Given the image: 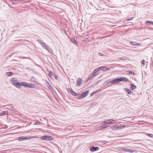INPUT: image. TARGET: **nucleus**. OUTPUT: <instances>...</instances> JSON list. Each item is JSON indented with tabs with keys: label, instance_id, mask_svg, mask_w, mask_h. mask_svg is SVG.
I'll list each match as a JSON object with an SVG mask.
<instances>
[{
	"label": "nucleus",
	"instance_id": "nucleus-1",
	"mask_svg": "<svg viewBox=\"0 0 153 153\" xmlns=\"http://www.w3.org/2000/svg\"><path fill=\"white\" fill-rule=\"evenodd\" d=\"M17 85H18L19 87L18 88H20V86H23L25 87H27L30 88H35V86L31 84H29L27 82H17Z\"/></svg>",
	"mask_w": 153,
	"mask_h": 153
},
{
	"label": "nucleus",
	"instance_id": "nucleus-2",
	"mask_svg": "<svg viewBox=\"0 0 153 153\" xmlns=\"http://www.w3.org/2000/svg\"><path fill=\"white\" fill-rule=\"evenodd\" d=\"M34 138V137L33 136H31V137H19L18 140L19 141H22V140H26L33 139Z\"/></svg>",
	"mask_w": 153,
	"mask_h": 153
},
{
	"label": "nucleus",
	"instance_id": "nucleus-3",
	"mask_svg": "<svg viewBox=\"0 0 153 153\" xmlns=\"http://www.w3.org/2000/svg\"><path fill=\"white\" fill-rule=\"evenodd\" d=\"M41 139L42 140H53V138L51 136H43L41 137Z\"/></svg>",
	"mask_w": 153,
	"mask_h": 153
},
{
	"label": "nucleus",
	"instance_id": "nucleus-4",
	"mask_svg": "<svg viewBox=\"0 0 153 153\" xmlns=\"http://www.w3.org/2000/svg\"><path fill=\"white\" fill-rule=\"evenodd\" d=\"M114 121V120L113 119H110L106 121H104L102 123L103 125H105L106 124L108 123L112 124H113V121Z\"/></svg>",
	"mask_w": 153,
	"mask_h": 153
},
{
	"label": "nucleus",
	"instance_id": "nucleus-5",
	"mask_svg": "<svg viewBox=\"0 0 153 153\" xmlns=\"http://www.w3.org/2000/svg\"><path fill=\"white\" fill-rule=\"evenodd\" d=\"M17 82V80H16L14 78H12L11 80V83L12 84L14 85L16 87H17L18 88L19 87V86H18V85H17V82Z\"/></svg>",
	"mask_w": 153,
	"mask_h": 153
},
{
	"label": "nucleus",
	"instance_id": "nucleus-6",
	"mask_svg": "<svg viewBox=\"0 0 153 153\" xmlns=\"http://www.w3.org/2000/svg\"><path fill=\"white\" fill-rule=\"evenodd\" d=\"M89 91L88 90L87 91L84 92L82 94L80 97L81 98H83L86 97L88 94Z\"/></svg>",
	"mask_w": 153,
	"mask_h": 153
},
{
	"label": "nucleus",
	"instance_id": "nucleus-7",
	"mask_svg": "<svg viewBox=\"0 0 153 153\" xmlns=\"http://www.w3.org/2000/svg\"><path fill=\"white\" fill-rule=\"evenodd\" d=\"M122 151H126L128 152H135V150H133V149H126L125 148H124L123 149H122Z\"/></svg>",
	"mask_w": 153,
	"mask_h": 153
},
{
	"label": "nucleus",
	"instance_id": "nucleus-8",
	"mask_svg": "<svg viewBox=\"0 0 153 153\" xmlns=\"http://www.w3.org/2000/svg\"><path fill=\"white\" fill-rule=\"evenodd\" d=\"M120 79H114L112 81H111V84L115 83H118L120 82Z\"/></svg>",
	"mask_w": 153,
	"mask_h": 153
},
{
	"label": "nucleus",
	"instance_id": "nucleus-9",
	"mask_svg": "<svg viewBox=\"0 0 153 153\" xmlns=\"http://www.w3.org/2000/svg\"><path fill=\"white\" fill-rule=\"evenodd\" d=\"M99 149V148L97 147L92 146L90 148V150L92 152H94V151H97Z\"/></svg>",
	"mask_w": 153,
	"mask_h": 153
},
{
	"label": "nucleus",
	"instance_id": "nucleus-10",
	"mask_svg": "<svg viewBox=\"0 0 153 153\" xmlns=\"http://www.w3.org/2000/svg\"><path fill=\"white\" fill-rule=\"evenodd\" d=\"M109 126H108L106 125H103H103L100 126L98 127V129L99 130H100V129H102L106 128H107Z\"/></svg>",
	"mask_w": 153,
	"mask_h": 153
},
{
	"label": "nucleus",
	"instance_id": "nucleus-11",
	"mask_svg": "<svg viewBox=\"0 0 153 153\" xmlns=\"http://www.w3.org/2000/svg\"><path fill=\"white\" fill-rule=\"evenodd\" d=\"M82 79L81 78H79L76 82V85L79 86L81 84L82 82Z\"/></svg>",
	"mask_w": 153,
	"mask_h": 153
},
{
	"label": "nucleus",
	"instance_id": "nucleus-12",
	"mask_svg": "<svg viewBox=\"0 0 153 153\" xmlns=\"http://www.w3.org/2000/svg\"><path fill=\"white\" fill-rule=\"evenodd\" d=\"M120 82L123 81H129V79L126 78L124 77H121L120 78Z\"/></svg>",
	"mask_w": 153,
	"mask_h": 153
},
{
	"label": "nucleus",
	"instance_id": "nucleus-13",
	"mask_svg": "<svg viewBox=\"0 0 153 153\" xmlns=\"http://www.w3.org/2000/svg\"><path fill=\"white\" fill-rule=\"evenodd\" d=\"M130 43L132 45L134 46H136V45H138L140 46V44L139 43H137V42H132V41H131L130 42Z\"/></svg>",
	"mask_w": 153,
	"mask_h": 153
},
{
	"label": "nucleus",
	"instance_id": "nucleus-14",
	"mask_svg": "<svg viewBox=\"0 0 153 153\" xmlns=\"http://www.w3.org/2000/svg\"><path fill=\"white\" fill-rule=\"evenodd\" d=\"M70 93L72 95L74 96H77L79 95V94L76 93L72 90L70 91Z\"/></svg>",
	"mask_w": 153,
	"mask_h": 153
},
{
	"label": "nucleus",
	"instance_id": "nucleus-15",
	"mask_svg": "<svg viewBox=\"0 0 153 153\" xmlns=\"http://www.w3.org/2000/svg\"><path fill=\"white\" fill-rule=\"evenodd\" d=\"M96 75H93V74H91L88 77V78L87 79V82L88 80H90L94 76H96Z\"/></svg>",
	"mask_w": 153,
	"mask_h": 153
},
{
	"label": "nucleus",
	"instance_id": "nucleus-16",
	"mask_svg": "<svg viewBox=\"0 0 153 153\" xmlns=\"http://www.w3.org/2000/svg\"><path fill=\"white\" fill-rule=\"evenodd\" d=\"M124 90L129 94H131L132 92L131 91L127 88H125Z\"/></svg>",
	"mask_w": 153,
	"mask_h": 153
},
{
	"label": "nucleus",
	"instance_id": "nucleus-17",
	"mask_svg": "<svg viewBox=\"0 0 153 153\" xmlns=\"http://www.w3.org/2000/svg\"><path fill=\"white\" fill-rule=\"evenodd\" d=\"M41 44L44 46V47L47 50L49 49V48L48 47L47 45L43 42H41Z\"/></svg>",
	"mask_w": 153,
	"mask_h": 153
},
{
	"label": "nucleus",
	"instance_id": "nucleus-18",
	"mask_svg": "<svg viewBox=\"0 0 153 153\" xmlns=\"http://www.w3.org/2000/svg\"><path fill=\"white\" fill-rule=\"evenodd\" d=\"M118 128L119 127L117 126H113L111 127V129L113 130H115Z\"/></svg>",
	"mask_w": 153,
	"mask_h": 153
},
{
	"label": "nucleus",
	"instance_id": "nucleus-19",
	"mask_svg": "<svg viewBox=\"0 0 153 153\" xmlns=\"http://www.w3.org/2000/svg\"><path fill=\"white\" fill-rule=\"evenodd\" d=\"M130 86L131 87V90H133L134 89H135L136 88V86L133 84H130Z\"/></svg>",
	"mask_w": 153,
	"mask_h": 153
},
{
	"label": "nucleus",
	"instance_id": "nucleus-20",
	"mask_svg": "<svg viewBox=\"0 0 153 153\" xmlns=\"http://www.w3.org/2000/svg\"><path fill=\"white\" fill-rule=\"evenodd\" d=\"M106 67L105 66H101L100 67L97 68L99 70V71L100 70H103Z\"/></svg>",
	"mask_w": 153,
	"mask_h": 153
},
{
	"label": "nucleus",
	"instance_id": "nucleus-21",
	"mask_svg": "<svg viewBox=\"0 0 153 153\" xmlns=\"http://www.w3.org/2000/svg\"><path fill=\"white\" fill-rule=\"evenodd\" d=\"M30 80L32 82H36V79L35 77L33 76L32 77H31V78L30 79Z\"/></svg>",
	"mask_w": 153,
	"mask_h": 153
},
{
	"label": "nucleus",
	"instance_id": "nucleus-22",
	"mask_svg": "<svg viewBox=\"0 0 153 153\" xmlns=\"http://www.w3.org/2000/svg\"><path fill=\"white\" fill-rule=\"evenodd\" d=\"M13 73L11 72H7V75H8V76H10L13 74Z\"/></svg>",
	"mask_w": 153,
	"mask_h": 153
},
{
	"label": "nucleus",
	"instance_id": "nucleus-23",
	"mask_svg": "<svg viewBox=\"0 0 153 153\" xmlns=\"http://www.w3.org/2000/svg\"><path fill=\"white\" fill-rule=\"evenodd\" d=\"M99 71V70L97 68L95 69L94 70L93 72V74H95L97 72H98Z\"/></svg>",
	"mask_w": 153,
	"mask_h": 153
},
{
	"label": "nucleus",
	"instance_id": "nucleus-24",
	"mask_svg": "<svg viewBox=\"0 0 153 153\" xmlns=\"http://www.w3.org/2000/svg\"><path fill=\"white\" fill-rule=\"evenodd\" d=\"M127 72L129 73L130 74H133V75H134V73L132 71H127Z\"/></svg>",
	"mask_w": 153,
	"mask_h": 153
},
{
	"label": "nucleus",
	"instance_id": "nucleus-25",
	"mask_svg": "<svg viewBox=\"0 0 153 153\" xmlns=\"http://www.w3.org/2000/svg\"><path fill=\"white\" fill-rule=\"evenodd\" d=\"M49 76L50 77H52V76H53V74L51 72H50L49 74Z\"/></svg>",
	"mask_w": 153,
	"mask_h": 153
},
{
	"label": "nucleus",
	"instance_id": "nucleus-26",
	"mask_svg": "<svg viewBox=\"0 0 153 153\" xmlns=\"http://www.w3.org/2000/svg\"><path fill=\"white\" fill-rule=\"evenodd\" d=\"M146 135L147 136H148L150 137H153V134H146Z\"/></svg>",
	"mask_w": 153,
	"mask_h": 153
},
{
	"label": "nucleus",
	"instance_id": "nucleus-27",
	"mask_svg": "<svg viewBox=\"0 0 153 153\" xmlns=\"http://www.w3.org/2000/svg\"><path fill=\"white\" fill-rule=\"evenodd\" d=\"M146 63V61L144 60H143L142 61V63H143V65L144 66L145 65Z\"/></svg>",
	"mask_w": 153,
	"mask_h": 153
},
{
	"label": "nucleus",
	"instance_id": "nucleus-28",
	"mask_svg": "<svg viewBox=\"0 0 153 153\" xmlns=\"http://www.w3.org/2000/svg\"><path fill=\"white\" fill-rule=\"evenodd\" d=\"M152 22H150L149 21H147L146 22V24H148V23H150L152 24Z\"/></svg>",
	"mask_w": 153,
	"mask_h": 153
},
{
	"label": "nucleus",
	"instance_id": "nucleus-29",
	"mask_svg": "<svg viewBox=\"0 0 153 153\" xmlns=\"http://www.w3.org/2000/svg\"><path fill=\"white\" fill-rule=\"evenodd\" d=\"M133 19V17H130V18H128L127 20V21H130V20H131Z\"/></svg>",
	"mask_w": 153,
	"mask_h": 153
},
{
	"label": "nucleus",
	"instance_id": "nucleus-30",
	"mask_svg": "<svg viewBox=\"0 0 153 153\" xmlns=\"http://www.w3.org/2000/svg\"><path fill=\"white\" fill-rule=\"evenodd\" d=\"M41 124V123L40 122H36L35 123V125H38V124Z\"/></svg>",
	"mask_w": 153,
	"mask_h": 153
},
{
	"label": "nucleus",
	"instance_id": "nucleus-31",
	"mask_svg": "<svg viewBox=\"0 0 153 153\" xmlns=\"http://www.w3.org/2000/svg\"><path fill=\"white\" fill-rule=\"evenodd\" d=\"M99 54L101 56H102L103 55V54L102 53H99Z\"/></svg>",
	"mask_w": 153,
	"mask_h": 153
},
{
	"label": "nucleus",
	"instance_id": "nucleus-32",
	"mask_svg": "<svg viewBox=\"0 0 153 153\" xmlns=\"http://www.w3.org/2000/svg\"><path fill=\"white\" fill-rule=\"evenodd\" d=\"M110 70V68H107L106 69V70H105V71H108V70Z\"/></svg>",
	"mask_w": 153,
	"mask_h": 153
},
{
	"label": "nucleus",
	"instance_id": "nucleus-33",
	"mask_svg": "<svg viewBox=\"0 0 153 153\" xmlns=\"http://www.w3.org/2000/svg\"><path fill=\"white\" fill-rule=\"evenodd\" d=\"M97 91H94V92H93V93L94 94H95L96 92Z\"/></svg>",
	"mask_w": 153,
	"mask_h": 153
},
{
	"label": "nucleus",
	"instance_id": "nucleus-34",
	"mask_svg": "<svg viewBox=\"0 0 153 153\" xmlns=\"http://www.w3.org/2000/svg\"><path fill=\"white\" fill-rule=\"evenodd\" d=\"M94 94L92 93L91 95H90V96H92Z\"/></svg>",
	"mask_w": 153,
	"mask_h": 153
},
{
	"label": "nucleus",
	"instance_id": "nucleus-35",
	"mask_svg": "<svg viewBox=\"0 0 153 153\" xmlns=\"http://www.w3.org/2000/svg\"><path fill=\"white\" fill-rule=\"evenodd\" d=\"M8 112H5L4 114H7Z\"/></svg>",
	"mask_w": 153,
	"mask_h": 153
},
{
	"label": "nucleus",
	"instance_id": "nucleus-36",
	"mask_svg": "<svg viewBox=\"0 0 153 153\" xmlns=\"http://www.w3.org/2000/svg\"><path fill=\"white\" fill-rule=\"evenodd\" d=\"M152 25H153V22L152 23Z\"/></svg>",
	"mask_w": 153,
	"mask_h": 153
}]
</instances>
